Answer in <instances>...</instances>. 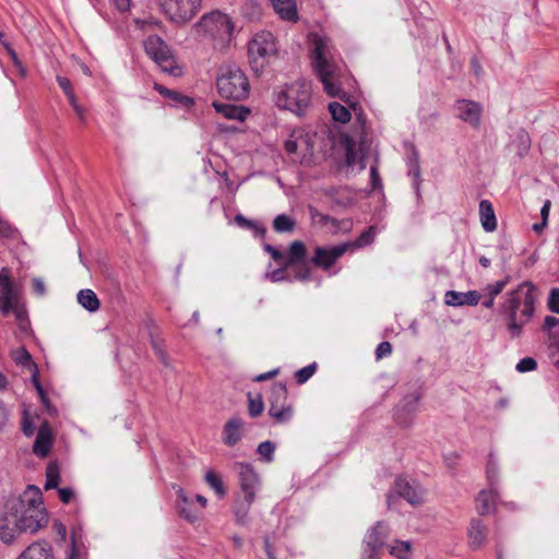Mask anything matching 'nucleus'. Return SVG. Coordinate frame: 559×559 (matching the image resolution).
<instances>
[{"instance_id": "obj_36", "label": "nucleus", "mask_w": 559, "mask_h": 559, "mask_svg": "<svg viewBox=\"0 0 559 559\" xmlns=\"http://www.w3.org/2000/svg\"><path fill=\"white\" fill-rule=\"evenodd\" d=\"M486 476L488 480V486L491 487V489L497 488V485L499 483V468L492 453L488 454V460L486 464Z\"/></svg>"}, {"instance_id": "obj_24", "label": "nucleus", "mask_w": 559, "mask_h": 559, "mask_svg": "<svg viewBox=\"0 0 559 559\" xmlns=\"http://www.w3.org/2000/svg\"><path fill=\"white\" fill-rule=\"evenodd\" d=\"M151 329L148 331L150 336V343L154 350V354L156 355L157 359L163 364L166 368H169L170 359L165 348V340L163 337H159L157 334V326L152 322Z\"/></svg>"}, {"instance_id": "obj_12", "label": "nucleus", "mask_w": 559, "mask_h": 559, "mask_svg": "<svg viewBox=\"0 0 559 559\" xmlns=\"http://www.w3.org/2000/svg\"><path fill=\"white\" fill-rule=\"evenodd\" d=\"M349 243H341L332 247H316L311 263L328 272L335 262L347 251Z\"/></svg>"}, {"instance_id": "obj_25", "label": "nucleus", "mask_w": 559, "mask_h": 559, "mask_svg": "<svg viewBox=\"0 0 559 559\" xmlns=\"http://www.w3.org/2000/svg\"><path fill=\"white\" fill-rule=\"evenodd\" d=\"M19 300V296L14 290L13 285H0V312L2 316L8 317L11 314L13 305H15Z\"/></svg>"}, {"instance_id": "obj_64", "label": "nucleus", "mask_w": 559, "mask_h": 559, "mask_svg": "<svg viewBox=\"0 0 559 559\" xmlns=\"http://www.w3.org/2000/svg\"><path fill=\"white\" fill-rule=\"evenodd\" d=\"M22 431L26 437H32L35 432L33 420L25 414L22 418Z\"/></svg>"}, {"instance_id": "obj_28", "label": "nucleus", "mask_w": 559, "mask_h": 559, "mask_svg": "<svg viewBox=\"0 0 559 559\" xmlns=\"http://www.w3.org/2000/svg\"><path fill=\"white\" fill-rule=\"evenodd\" d=\"M276 13L285 21L297 22L298 12L294 0H272Z\"/></svg>"}, {"instance_id": "obj_18", "label": "nucleus", "mask_w": 559, "mask_h": 559, "mask_svg": "<svg viewBox=\"0 0 559 559\" xmlns=\"http://www.w3.org/2000/svg\"><path fill=\"white\" fill-rule=\"evenodd\" d=\"M243 420L234 416L229 418L223 426L222 440L223 443L229 448L235 447L243 436Z\"/></svg>"}, {"instance_id": "obj_55", "label": "nucleus", "mask_w": 559, "mask_h": 559, "mask_svg": "<svg viewBox=\"0 0 559 559\" xmlns=\"http://www.w3.org/2000/svg\"><path fill=\"white\" fill-rule=\"evenodd\" d=\"M32 383L38 393L40 402L41 403L48 402V395H47L45 389L43 388V385L39 381V378H38V368L37 367H35V370L32 372Z\"/></svg>"}, {"instance_id": "obj_41", "label": "nucleus", "mask_w": 559, "mask_h": 559, "mask_svg": "<svg viewBox=\"0 0 559 559\" xmlns=\"http://www.w3.org/2000/svg\"><path fill=\"white\" fill-rule=\"evenodd\" d=\"M205 481L210 487H212L215 490L216 495L219 498H223L226 495V489L224 487L223 480L221 476L214 471L206 472Z\"/></svg>"}, {"instance_id": "obj_42", "label": "nucleus", "mask_w": 559, "mask_h": 559, "mask_svg": "<svg viewBox=\"0 0 559 559\" xmlns=\"http://www.w3.org/2000/svg\"><path fill=\"white\" fill-rule=\"evenodd\" d=\"M252 503L253 502H249L245 498L243 501H240L234 506L233 512L236 516V521L238 524H241V525L246 524Z\"/></svg>"}, {"instance_id": "obj_43", "label": "nucleus", "mask_w": 559, "mask_h": 559, "mask_svg": "<svg viewBox=\"0 0 559 559\" xmlns=\"http://www.w3.org/2000/svg\"><path fill=\"white\" fill-rule=\"evenodd\" d=\"M412 545L409 542L395 540L391 546L390 554L399 559H409Z\"/></svg>"}, {"instance_id": "obj_33", "label": "nucleus", "mask_w": 559, "mask_h": 559, "mask_svg": "<svg viewBox=\"0 0 559 559\" xmlns=\"http://www.w3.org/2000/svg\"><path fill=\"white\" fill-rule=\"evenodd\" d=\"M235 222L239 227L252 230L254 234V237H258V238L265 237L266 229L260 223L249 219V218L245 217L242 214H237L235 216Z\"/></svg>"}, {"instance_id": "obj_52", "label": "nucleus", "mask_w": 559, "mask_h": 559, "mask_svg": "<svg viewBox=\"0 0 559 559\" xmlns=\"http://www.w3.org/2000/svg\"><path fill=\"white\" fill-rule=\"evenodd\" d=\"M518 372H530L537 369V361L533 357L522 358L515 367Z\"/></svg>"}, {"instance_id": "obj_49", "label": "nucleus", "mask_w": 559, "mask_h": 559, "mask_svg": "<svg viewBox=\"0 0 559 559\" xmlns=\"http://www.w3.org/2000/svg\"><path fill=\"white\" fill-rule=\"evenodd\" d=\"M317 364L312 362L295 372V379L298 384L306 383L316 372Z\"/></svg>"}, {"instance_id": "obj_23", "label": "nucleus", "mask_w": 559, "mask_h": 559, "mask_svg": "<svg viewBox=\"0 0 559 559\" xmlns=\"http://www.w3.org/2000/svg\"><path fill=\"white\" fill-rule=\"evenodd\" d=\"M17 559H55L52 547L49 543L41 540L31 544Z\"/></svg>"}, {"instance_id": "obj_20", "label": "nucleus", "mask_w": 559, "mask_h": 559, "mask_svg": "<svg viewBox=\"0 0 559 559\" xmlns=\"http://www.w3.org/2000/svg\"><path fill=\"white\" fill-rule=\"evenodd\" d=\"M144 49L156 64L173 55L169 46L158 35L148 36L144 41Z\"/></svg>"}, {"instance_id": "obj_40", "label": "nucleus", "mask_w": 559, "mask_h": 559, "mask_svg": "<svg viewBox=\"0 0 559 559\" xmlns=\"http://www.w3.org/2000/svg\"><path fill=\"white\" fill-rule=\"evenodd\" d=\"M248 396V413L250 417L257 418L263 413L264 403L261 394L252 395L251 392L247 394Z\"/></svg>"}, {"instance_id": "obj_45", "label": "nucleus", "mask_w": 559, "mask_h": 559, "mask_svg": "<svg viewBox=\"0 0 559 559\" xmlns=\"http://www.w3.org/2000/svg\"><path fill=\"white\" fill-rule=\"evenodd\" d=\"M407 167H408L407 174L413 179V188L415 190L417 199L419 200L421 198V193H420V182H421V179H420V175H421L420 164H408Z\"/></svg>"}, {"instance_id": "obj_5", "label": "nucleus", "mask_w": 559, "mask_h": 559, "mask_svg": "<svg viewBox=\"0 0 559 559\" xmlns=\"http://www.w3.org/2000/svg\"><path fill=\"white\" fill-rule=\"evenodd\" d=\"M276 58L277 47L271 32L257 33L248 43L249 64L257 76H260Z\"/></svg>"}, {"instance_id": "obj_32", "label": "nucleus", "mask_w": 559, "mask_h": 559, "mask_svg": "<svg viewBox=\"0 0 559 559\" xmlns=\"http://www.w3.org/2000/svg\"><path fill=\"white\" fill-rule=\"evenodd\" d=\"M240 14L248 21H258L262 16V5L258 0H242Z\"/></svg>"}, {"instance_id": "obj_58", "label": "nucleus", "mask_w": 559, "mask_h": 559, "mask_svg": "<svg viewBox=\"0 0 559 559\" xmlns=\"http://www.w3.org/2000/svg\"><path fill=\"white\" fill-rule=\"evenodd\" d=\"M558 323L559 319L552 316H547L545 318L543 330L547 331L549 333V337H551V334L558 330Z\"/></svg>"}, {"instance_id": "obj_30", "label": "nucleus", "mask_w": 559, "mask_h": 559, "mask_svg": "<svg viewBox=\"0 0 559 559\" xmlns=\"http://www.w3.org/2000/svg\"><path fill=\"white\" fill-rule=\"evenodd\" d=\"M498 496L497 488L489 487L478 492L476 498V511L479 515H487L490 511L491 501Z\"/></svg>"}, {"instance_id": "obj_27", "label": "nucleus", "mask_w": 559, "mask_h": 559, "mask_svg": "<svg viewBox=\"0 0 559 559\" xmlns=\"http://www.w3.org/2000/svg\"><path fill=\"white\" fill-rule=\"evenodd\" d=\"M479 216L485 231L491 233L497 229V218L490 201L481 200L479 203Z\"/></svg>"}, {"instance_id": "obj_26", "label": "nucleus", "mask_w": 559, "mask_h": 559, "mask_svg": "<svg viewBox=\"0 0 559 559\" xmlns=\"http://www.w3.org/2000/svg\"><path fill=\"white\" fill-rule=\"evenodd\" d=\"M176 509L179 516L190 523H193L198 519V514L193 511V503L189 500L182 488L177 490Z\"/></svg>"}, {"instance_id": "obj_9", "label": "nucleus", "mask_w": 559, "mask_h": 559, "mask_svg": "<svg viewBox=\"0 0 559 559\" xmlns=\"http://www.w3.org/2000/svg\"><path fill=\"white\" fill-rule=\"evenodd\" d=\"M202 0H159V5L167 17L177 24L192 20L201 8Z\"/></svg>"}, {"instance_id": "obj_3", "label": "nucleus", "mask_w": 559, "mask_h": 559, "mask_svg": "<svg viewBox=\"0 0 559 559\" xmlns=\"http://www.w3.org/2000/svg\"><path fill=\"white\" fill-rule=\"evenodd\" d=\"M312 64L323 85L324 92L330 97H337L355 109L356 103L350 100V96L341 85L342 68L328 59L325 56V44L321 38L316 40L314 50L312 52Z\"/></svg>"}, {"instance_id": "obj_22", "label": "nucleus", "mask_w": 559, "mask_h": 559, "mask_svg": "<svg viewBox=\"0 0 559 559\" xmlns=\"http://www.w3.org/2000/svg\"><path fill=\"white\" fill-rule=\"evenodd\" d=\"M213 107L216 112L221 114L223 117L238 121H245L250 114V109L241 105L214 102Z\"/></svg>"}, {"instance_id": "obj_60", "label": "nucleus", "mask_w": 559, "mask_h": 559, "mask_svg": "<svg viewBox=\"0 0 559 559\" xmlns=\"http://www.w3.org/2000/svg\"><path fill=\"white\" fill-rule=\"evenodd\" d=\"M309 214H310V217L312 218V221L318 219V222L322 226L329 224V219H331L330 215L319 212L316 207H313L311 205L309 206Z\"/></svg>"}, {"instance_id": "obj_1", "label": "nucleus", "mask_w": 559, "mask_h": 559, "mask_svg": "<svg viewBox=\"0 0 559 559\" xmlns=\"http://www.w3.org/2000/svg\"><path fill=\"white\" fill-rule=\"evenodd\" d=\"M43 504L41 491L35 485H28L22 496L8 499L0 514V539L9 545L17 535L44 527L48 514Z\"/></svg>"}, {"instance_id": "obj_14", "label": "nucleus", "mask_w": 559, "mask_h": 559, "mask_svg": "<svg viewBox=\"0 0 559 559\" xmlns=\"http://www.w3.org/2000/svg\"><path fill=\"white\" fill-rule=\"evenodd\" d=\"M421 399L419 393H413L404 396L396 406L394 418L399 426L408 427L413 423L414 415L418 411V404Z\"/></svg>"}, {"instance_id": "obj_46", "label": "nucleus", "mask_w": 559, "mask_h": 559, "mask_svg": "<svg viewBox=\"0 0 559 559\" xmlns=\"http://www.w3.org/2000/svg\"><path fill=\"white\" fill-rule=\"evenodd\" d=\"M275 449V443L270 440H266L258 445L257 452L261 455L264 462L271 463L274 461Z\"/></svg>"}, {"instance_id": "obj_35", "label": "nucleus", "mask_w": 559, "mask_h": 559, "mask_svg": "<svg viewBox=\"0 0 559 559\" xmlns=\"http://www.w3.org/2000/svg\"><path fill=\"white\" fill-rule=\"evenodd\" d=\"M329 110L332 118L337 122L347 123L352 118V114L348 108L337 102L330 103Z\"/></svg>"}, {"instance_id": "obj_47", "label": "nucleus", "mask_w": 559, "mask_h": 559, "mask_svg": "<svg viewBox=\"0 0 559 559\" xmlns=\"http://www.w3.org/2000/svg\"><path fill=\"white\" fill-rule=\"evenodd\" d=\"M157 66L163 72H166L173 76L181 75V69L177 66L173 55L158 62Z\"/></svg>"}, {"instance_id": "obj_15", "label": "nucleus", "mask_w": 559, "mask_h": 559, "mask_svg": "<svg viewBox=\"0 0 559 559\" xmlns=\"http://www.w3.org/2000/svg\"><path fill=\"white\" fill-rule=\"evenodd\" d=\"M394 491L397 497L405 499L412 506H419L424 502V490L417 483H411L399 476L394 481Z\"/></svg>"}, {"instance_id": "obj_37", "label": "nucleus", "mask_w": 559, "mask_h": 559, "mask_svg": "<svg viewBox=\"0 0 559 559\" xmlns=\"http://www.w3.org/2000/svg\"><path fill=\"white\" fill-rule=\"evenodd\" d=\"M12 358L16 365L28 368L32 372L35 370V367H37L33 361L32 355L25 347H20L13 352Z\"/></svg>"}, {"instance_id": "obj_11", "label": "nucleus", "mask_w": 559, "mask_h": 559, "mask_svg": "<svg viewBox=\"0 0 559 559\" xmlns=\"http://www.w3.org/2000/svg\"><path fill=\"white\" fill-rule=\"evenodd\" d=\"M236 468L238 471L240 488L246 500L253 502L255 499V492L259 490L261 485L260 476L251 463L237 462Z\"/></svg>"}, {"instance_id": "obj_31", "label": "nucleus", "mask_w": 559, "mask_h": 559, "mask_svg": "<svg viewBox=\"0 0 559 559\" xmlns=\"http://www.w3.org/2000/svg\"><path fill=\"white\" fill-rule=\"evenodd\" d=\"M76 299L78 302L90 312H95L100 307V302L97 295L95 294L94 290L88 288L81 289L78 293Z\"/></svg>"}, {"instance_id": "obj_2", "label": "nucleus", "mask_w": 559, "mask_h": 559, "mask_svg": "<svg viewBox=\"0 0 559 559\" xmlns=\"http://www.w3.org/2000/svg\"><path fill=\"white\" fill-rule=\"evenodd\" d=\"M537 287L530 281L521 283L509 292L499 307V314L507 321V328L512 337H520L523 326L535 313Z\"/></svg>"}, {"instance_id": "obj_6", "label": "nucleus", "mask_w": 559, "mask_h": 559, "mask_svg": "<svg viewBox=\"0 0 559 559\" xmlns=\"http://www.w3.org/2000/svg\"><path fill=\"white\" fill-rule=\"evenodd\" d=\"M216 86L219 95L226 99L240 102L250 93V84L245 72L236 66H227L217 76Z\"/></svg>"}, {"instance_id": "obj_61", "label": "nucleus", "mask_w": 559, "mask_h": 559, "mask_svg": "<svg viewBox=\"0 0 559 559\" xmlns=\"http://www.w3.org/2000/svg\"><path fill=\"white\" fill-rule=\"evenodd\" d=\"M81 121L84 120V109L79 105L74 91L66 95Z\"/></svg>"}, {"instance_id": "obj_63", "label": "nucleus", "mask_w": 559, "mask_h": 559, "mask_svg": "<svg viewBox=\"0 0 559 559\" xmlns=\"http://www.w3.org/2000/svg\"><path fill=\"white\" fill-rule=\"evenodd\" d=\"M59 499L62 503L68 504L74 498L75 492L70 487L58 488Z\"/></svg>"}, {"instance_id": "obj_4", "label": "nucleus", "mask_w": 559, "mask_h": 559, "mask_svg": "<svg viewBox=\"0 0 559 559\" xmlns=\"http://www.w3.org/2000/svg\"><path fill=\"white\" fill-rule=\"evenodd\" d=\"M274 102L277 108L288 110L297 117H305L312 107L311 82L297 80L274 91Z\"/></svg>"}, {"instance_id": "obj_51", "label": "nucleus", "mask_w": 559, "mask_h": 559, "mask_svg": "<svg viewBox=\"0 0 559 559\" xmlns=\"http://www.w3.org/2000/svg\"><path fill=\"white\" fill-rule=\"evenodd\" d=\"M376 235V227L370 226L364 230L356 240L357 247H365L373 242Z\"/></svg>"}, {"instance_id": "obj_13", "label": "nucleus", "mask_w": 559, "mask_h": 559, "mask_svg": "<svg viewBox=\"0 0 559 559\" xmlns=\"http://www.w3.org/2000/svg\"><path fill=\"white\" fill-rule=\"evenodd\" d=\"M389 536V525L383 521H378L366 534L364 544L366 549L362 557H379V551L384 547Z\"/></svg>"}, {"instance_id": "obj_16", "label": "nucleus", "mask_w": 559, "mask_h": 559, "mask_svg": "<svg viewBox=\"0 0 559 559\" xmlns=\"http://www.w3.org/2000/svg\"><path fill=\"white\" fill-rule=\"evenodd\" d=\"M457 117L464 122L471 124L473 128H478L480 124V116L483 107L480 104L468 100L459 99L455 105Z\"/></svg>"}, {"instance_id": "obj_50", "label": "nucleus", "mask_w": 559, "mask_h": 559, "mask_svg": "<svg viewBox=\"0 0 559 559\" xmlns=\"http://www.w3.org/2000/svg\"><path fill=\"white\" fill-rule=\"evenodd\" d=\"M549 348L551 350V359L554 366L559 368V331H556L551 334V337H549Z\"/></svg>"}, {"instance_id": "obj_17", "label": "nucleus", "mask_w": 559, "mask_h": 559, "mask_svg": "<svg viewBox=\"0 0 559 559\" xmlns=\"http://www.w3.org/2000/svg\"><path fill=\"white\" fill-rule=\"evenodd\" d=\"M53 433L50 424L44 420L37 431V436L33 443V452L39 457H46L53 443Z\"/></svg>"}, {"instance_id": "obj_38", "label": "nucleus", "mask_w": 559, "mask_h": 559, "mask_svg": "<svg viewBox=\"0 0 559 559\" xmlns=\"http://www.w3.org/2000/svg\"><path fill=\"white\" fill-rule=\"evenodd\" d=\"M342 145L345 148V159L348 166H353L357 162V151L355 141L347 134L341 139Z\"/></svg>"}, {"instance_id": "obj_53", "label": "nucleus", "mask_w": 559, "mask_h": 559, "mask_svg": "<svg viewBox=\"0 0 559 559\" xmlns=\"http://www.w3.org/2000/svg\"><path fill=\"white\" fill-rule=\"evenodd\" d=\"M516 139L519 141V155L523 156V155L527 154V152L531 147V139H530L528 133L524 130H521L518 133Z\"/></svg>"}, {"instance_id": "obj_39", "label": "nucleus", "mask_w": 559, "mask_h": 559, "mask_svg": "<svg viewBox=\"0 0 559 559\" xmlns=\"http://www.w3.org/2000/svg\"><path fill=\"white\" fill-rule=\"evenodd\" d=\"M60 480L59 467L56 463H49L46 468V483L44 488L46 490L57 489Z\"/></svg>"}, {"instance_id": "obj_8", "label": "nucleus", "mask_w": 559, "mask_h": 559, "mask_svg": "<svg viewBox=\"0 0 559 559\" xmlns=\"http://www.w3.org/2000/svg\"><path fill=\"white\" fill-rule=\"evenodd\" d=\"M311 261L304 241H293L287 250L286 266L295 267L293 278L299 282H309L312 278Z\"/></svg>"}, {"instance_id": "obj_59", "label": "nucleus", "mask_w": 559, "mask_h": 559, "mask_svg": "<svg viewBox=\"0 0 559 559\" xmlns=\"http://www.w3.org/2000/svg\"><path fill=\"white\" fill-rule=\"evenodd\" d=\"M393 350L392 344L388 341L381 342L376 349V358L381 359L385 356L391 355Z\"/></svg>"}, {"instance_id": "obj_34", "label": "nucleus", "mask_w": 559, "mask_h": 559, "mask_svg": "<svg viewBox=\"0 0 559 559\" xmlns=\"http://www.w3.org/2000/svg\"><path fill=\"white\" fill-rule=\"evenodd\" d=\"M272 227L276 233H292L296 227V221L289 215L280 214L273 219Z\"/></svg>"}, {"instance_id": "obj_56", "label": "nucleus", "mask_w": 559, "mask_h": 559, "mask_svg": "<svg viewBox=\"0 0 559 559\" xmlns=\"http://www.w3.org/2000/svg\"><path fill=\"white\" fill-rule=\"evenodd\" d=\"M17 233V229L13 227L8 221L0 216V237L7 239H13Z\"/></svg>"}, {"instance_id": "obj_54", "label": "nucleus", "mask_w": 559, "mask_h": 559, "mask_svg": "<svg viewBox=\"0 0 559 559\" xmlns=\"http://www.w3.org/2000/svg\"><path fill=\"white\" fill-rule=\"evenodd\" d=\"M290 269V266H286V261L281 264V267L273 270L271 273H267L266 276L274 283L276 282H283V281H290L285 272Z\"/></svg>"}, {"instance_id": "obj_62", "label": "nucleus", "mask_w": 559, "mask_h": 559, "mask_svg": "<svg viewBox=\"0 0 559 559\" xmlns=\"http://www.w3.org/2000/svg\"><path fill=\"white\" fill-rule=\"evenodd\" d=\"M81 121L84 120V109L79 105L74 91L66 95Z\"/></svg>"}, {"instance_id": "obj_10", "label": "nucleus", "mask_w": 559, "mask_h": 559, "mask_svg": "<svg viewBox=\"0 0 559 559\" xmlns=\"http://www.w3.org/2000/svg\"><path fill=\"white\" fill-rule=\"evenodd\" d=\"M198 25L213 36L218 34L231 36L235 27L231 19L221 11L204 14L198 22Z\"/></svg>"}, {"instance_id": "obj_48", "label": "nucleus", "mask_w": 559, "mask_h": 559, "mask_svg": "<svg viewBox=\"0 0 559 559\" xmlns=\"http://www.w3.org/2000/svg\"><path fill=\"white\" fill-rule=\"evenodd\" d=\"M173 102V106L190 109L194 106V99L188 95H183L177 91H173V95L169 98Z\"/></svg>"}, {"instance_id": "obj_19", "label": "nucleus", "mask_w": 559, "mask_h": 559, "mask_svg": "<svg viewBox=\"0 0 559 559\" xmlns=\"http://www.w3.org/2000/svg\"><path fill=\"white\" fill-rule=\"evenodd\" d=\"M480 299L481 295L477 290H468L466 293L448 290L444 295L445 305L451 307H475L479 304Z\"/></svg>"}, {"instance_id": "obj_44", "label": "nucleus", "mask_w": 559, "mask_h": 559, "mask_svg": "<svg viewBox=\"0 0 559 559\" xmlns=\"http://www.w3.org/2000/svg\"><path fill=\"white\" fill-rule=\"evenodd\" d=\"M11 313L14 314L21 330L24 331L26 325L29 323L25 305L19 300L15 305H13Z\"/></svg>"}, {"instance_id": "obj_7", "label": "nucleus", "mask_w": 559, "mask_h": 559, "mask_svg": "<svg viewBox=\"0 0 559 559\" xmlns=\"http://www.w3.org/2000/svg\"><path fill=\"white\" fill-rule=\"evenodd\" d=\"M270 404L269 415L277 424H284L292 419L294 411L288 402L287 386L284 382H274L267 396Z\"/></svg>"}, {"instance_id": "obj_29", "label": "nucleus", "mask_w": 559, "mask_h": 559, "mask_svg": "<svg viewBox=\"0 0 559 559\" xmlns=\"http://www.w3.org/2000/svg\"><path fill=\"white\" fill-rule=\"evenodd\" d=\"M511 276L507 275L504 278L497 281L493 284H488L484 290L486 293V298L483 301V306L487 309H491L495 305L496 297L501 294L504 287L509 284Z\"/></svg>"}, {"instance_id": "obj_21", "label": "nucleus", "mask_w": 559, "mask_h": 559, "mask_svg": "<svg viewBox=\"0 0 559 559\" xmlns=\"http://www.w3.org/2000/svg\"><path fill=\"white\" fill-rule=\"evenodd\" d=\"M488 528L480 519H472L467 531L468 545L471 549L480 548L487 537Z\"/></svg>"}, {"instance_id": "obj_57", "label": "nucleus", "mask_w": 559, "mask_h": 559, "mask_svg": "<svg viewBox=\"0 0 559 559\" xmlns=\"http://www.w3.org/2000/svg\"><path fill=\"white\" fill-rule=\"evenodd\" d=\"M547 307L551 312L559 314V288L554 287L549 292Z\"/></svg>"}]
</instances>
